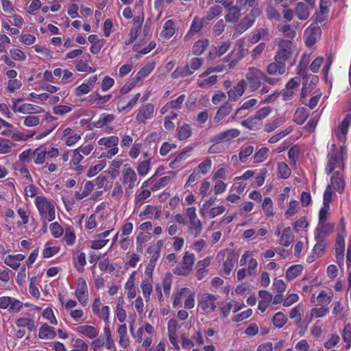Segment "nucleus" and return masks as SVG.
<instances>
[{"label": "nucleus", "instance_id": "c03bdc74", "mask_svg": "<svg viewBox=\"0 0 351 351\" xmlns=\"http://www.w3.org/2000/svg\"><path fill=\"white\" fill-rule=\"evenodd\" d=\"M191 135V129L189 125L184 124L178 130V138L180 141L187 139Z\"/></svg>", "mask_w": 351, "mask_h": 351}, {"label": "nucleus", "instance_id": "6ab92c4d", "mask_svg": "<svg viewBox=\"0 0 351 351\" xmlns=\"http://www.w3.org/2000/svg\"><path fill=\"white\" fill-rule=\"evenodd\" d=\"M330 185H331V187L332 186L335 191L339 193L343 192L345 187V182L342 177H341L339 171H335L331 176Z\"/></svg>", "mask_w": 351, "mask_h": 351}, {"label": "nucleus", "instance_id": "7ed1b4c3", "mask_svg": "<svg viewBox=\"0 0 351 351\" xmlns=\"http://www.w3.org/2000/svg\"><path fill=\"white\" fill-rule=\"evenodd\" d=\"M246 83L252 92L256 90L261 87L263 81L264 72L255 67L248 69L246 75Z\"/></svg>", "mask_w": 351, "mask_h": 351}, {"label": "nucleus", "instance_id": "49530a36", "mask_svg": "<svg viewBox=\"0 0 351 351\" xmlns=\"http://www.w3.org/2000/svg\"><path fill=\"white\" fill-rule=\"evenodd\" d=\"M254 152L253 146H247L245 148L241 149L239 153V158L241 162L245 163L247 161V158Z\"/></svg>", "mask_w": 351, "mask_h": 351}, {"label": "nucleus", "instance_id": "680f3d73", "mask_svg": "<svg viewBox=\"0 0 351 351\" xmlns=\"http://www.w3.org/2000/svg\"><path fill=\"white\" fill-rule=\"evenodd\" d=\"M203 64V59L199 58H193L189 64H187L188 67L191 71H193V73L199 69Z\"/></svg>", "mask_w": 351, "mask_h": 351}, {"label": "nucleus", "instance_id": "37998d69", "mask_svg": "<svg viewBox=\"0 0 351 351\" xmlns=\"http://www.w3.org/2000/svg\"><path fill=\"white\" fill-rule=\"evenodd\" d=\"M272 321L276 327L282 328L286 324L287 319L282 312H278L274 315Z\"/></svg>", "mask_w": 351, "mask_h": 351}, {"label": "nucleus", "instance_id": "e433bc0d", "mask_svg": "<svg viewBox=\"0 0 351 351\" xmlns=\"http://www.w3.org/2000/svg\"><path fill=\"white\" fill-rule=\"evenodd\" d=\"M254 22L253 17L247 15L246 16L238 25L237 30L239 33H243Z\"/></svg>", "mask_w": 351, "mask_h": 351}, {"label": "nucleus", "instance_id": "052dcab7", "mask_svg": "<svg viewBox=\"0 0 351 351\" xmlns=\"http://www.w3.org/2000/svg\"><path fill=\"white\" fill-rule=\"evenodd\" d=\"M203 27L202 20L198 19L197 17H195L189 31V34H194L199 32Z\"/></svg>", "mask_w": 351, "mask_h": 351}, {"label": "nucleus", "instance_id": "c756f323", "mask_svg": "<svg viewBox=\"0 0 351 351\" xmlns=\"http://www.w3.org/2000/svg\"><path fill=\"white\" fill-rule=\"evenodd\" d=\"M237 260V256L234 253H230L228 254L227 258L223 263V270L226 274H227V275L230 274Z\"/></svg>", "mask_w": 351, "mask_h": 351}, {"label": "nucleus", "instance_id": "393cba45", "mask_svg": "<svg viewBox=\"0 0 351 351\" xmlns=\"http://www.w3.org/2000/svg\"><path fill=\"white\" fill-rule=\"evenodd\" d=\"M15 324L19 328L26 327L30 332L35 329L34 320L31 318L19 317L16 319Z\"/></svg>", "mask_w": 351, "mask_h": 351}, {"label": "nucleus", "instance_id": "dca6fc26", "mask_svg": "<svg viewBox=\"0 0 351 351\" xmlns=\"http://www.w3.org/2000/svg\"><path fill=\"white\" fill-rule=\"evenodd\" d=\"M233 107L231 103L226 101L217 110L215 117L214 122L219 123L226 117L229 115L232 111Z\"/></svg>", "mask_w": 351, "mask_h": 351}, {"label": "nucleus", "instance_id": "864d4df0", "mask_svg": "<svg viewBox=\"0 0 351 351\" xmlns=\"http://www.w3.org/2000/svg\"><path fill=\"white\" fill-rule=\"evenodd\" d=\"M284 123V119L282 117L277 118L271 123H267L265 125V130L267 132H271L276 130L277 128L282 125Z\"/></svg>", "mask_w": 351, "mask_h": 351}, {"label": "nucleus", "instance_id": "2eb2a0df", "mask_svg": "<svg viewBox=\"0 0 351 351\" xmlns=\"http://www.w3.org/2000/svg\"><path fill=\"white\" fill-rule=\"evenodd\" d=\"M285 64L274 58V62L270 63L267 72L270 75H283L285 73Z\"/></svg>", "mask_w": 351, "mask_h": 351}, {"label": "nucleus", "instance_id": "c9c22d12", "mask_svg": "<svg viewBox=\"0 0 351 351\" xmlns=\"http://www.w3.org/2000/svg\"><path fill=\"white\" fill-rule=\"evenodd\" d=\"M291 171L289 166L284 162L278 163V176L282 179L288 178L291 175Z\"/></svg>", "mask_w": 351, "mask_h": 351}, {"label": "nucleus", "instance_id": "f3484780", "mask_svg": "<svg viewBox=\"0 0 351 351\" xmlns=\"http://www.w3.org/2000/svg\"><path fill=\"white\" fill-rule=\"evenodd\" d=\"M154 109V106L150 104L142 106L138 110L136 119L138 121L144 122L145 119H150L153 115Z\"/></svg>", "mask_w": 351, "mask_h": 351}, {"label": "nucleus", "instance_id": "7c9ffc66", "mask_svg": "<svg viewBox=\"0 0 351 351\" xmlns=\"http://www.w3.org/2000/svg\"><path fill=\"white\" fill-rule=\"evenodd\" d=\"M152 278H145L142 284H141V289L143 292V295L144 298L148 300L149 299L151 293L152 291Z\"/></svg>", "mask_w": 351, "mask_h": 351}, {"label": "nucleus", "instance_id": "338daca9", "mask_svg": "<svg viewBox=\"0 0 351 351\" xmlns=\"http://www.w3.org/2000/svg\"><path fill=\"white\" fill-rule=\"evenodd\" d=\"M211 164V160L209 158H206L198 165L195 170L197 171L198 173L202 172L203 174H206L208 169L210 168Z\"/></svg>", "mask_w": 351, "mask_h": 351}, {"label": "nucleus", "instance_id": "9d476101", "mask_svg": "<svg viewBox=\"0 0 351 351\" xmlns=\"http://www.w3.org/2000/svg\"><path fill=\"white\" fill-rule=\"evenodd\" d=\"M75 295L82 306H85L87 304L88 288L85 280L82 278L78 279Z\"/></svg>", "mask_w": 351, "mask_h": 351}, {"label": "nucleus", "instance_id": "603ef678", "mask_svg": "<svg viewBox=\"0 0 351 351\" xmlns=\"http://www.w3.org/2000/svg\"><path fill=\"white\" fill-rule=\"evenodd\" d=\"M56 211L54 206L49 207V210L46 211L43 215H41L42 220L45 225H47V222L52 221L55 219Z\"/></svg>", "mask_w": 351, "mask_h": 351}, {"label": "nucleus", "instance_id": "aec40b11", "mask_svg": "<svg viewBox=\"0 0 351 351\" xmlns=\"http://www.w3.org/2000/svg\"><path fill=\"white\" fill-rule=\"evenodd\" d=\"M35 204L39 211L40 216L47 211L53 204L49 201L45 197L38 196L35 199Z\"/></svg>", "mask_w": 351, "mask_h": 351}, {"label": "nucleus", "instance_id": "9b49d317", "mask_svg": "<svg viewBox=\"0 0 351 351\" xmlns=\"http://www.w3.org/2000/svg\"><path fill=\"white\" fill-rule=\"evenodd\" d=\"M239 134L240 132L237 129H229L213 136L210 138V142H228L239 136Z\"/></svg>", "mask_w": 351, "mask_h": 351}, {"label": "nucleus", "instance_id": "b1692460", "mask_svg": "<svg viewBox=\"0 0 351 351\" xmlns=\"http://www.w3.org/2000/svg\"><path fill=\"white\" fill-rule=\"evenodd\" d=\"M47 155V149L45 147L40 146L32 152L34 161L36 164H43L45 162Z\"/></svg>", "mask_w": 351, "mask_h": 351}, {"label": "nucleus", "instance_id": "4468645a", "mask_svg": "<svg viewBox=\"0 0 351 351\" xmlns=\"http://www.w3.org/2000/svg\"><path fill=\"white\" fill-rule=\"evenodd\" d=\"M351 124V113L347 114L345 119L342 121V122L338 125L337 131V138L341 141H344L346 140V136L348 133V128Z\"/></svg>", "mask_w": 351, "mask_h": 351}, {"label": "nucleus", "instance_id": "a19ab883", "mask_svg": "<svg viewBox=\"0 0 351 351\" xmlns=\"http://www.w3.org/2000/svg\"><path fill=\"white\" fill-rule=\"evenodd\" d=\"M248 52L247 49H245L240 45V47L237 52L234 54V58L229 63L228 66L230 69H232L237 64V63L242 59Z\"/></svg>", "mask_w": 351, "mask_h": 351}, {"label": "nucleus", "instance_id": "c85d7f7f", "mask_svg": "<svg viewBox=\"0 0 351 351\" xmlns=\"http://www.w3.org/2000/svg\"><path fill=\"white\" fill-rule=\"evenodd\" d=\"M175 23L172 20H168L165 22L163 26V29L161 32V36L165 38L169 39L175 34Z\"/></svg>", "mask_w": 351, "mask_h": 351}, {"label": "nucleus", "instance_id": "ddd939ff", "mask_svg": "<svg viewBox=\"0 0 351 351\" xmlns=\"http://www.w3.org/2000/svg\"><path fill=\"white\" fill-rule=\"evenodd\" d=\"M335 227L334 223H318L315 232V239H324L327 235L333 232Z\"/></svg>", "mask_w": 351, "mask_h": 351}, {"label": "nucleus", "instance_id": "a18cd8bd", "mask_svg": "<svg viewBox=\"0 0 351 351\" xmlns=\"http://www.w3.org/2000/svg\"><path fill=\"white\" fill-rule=\"evenodd\" d=\"M258 101L257 99H250L246 101H245L240 108H239L237 109V110L236 111V112L234 114V115L232 116V119H234L235 117L237 115V114H240L241 113V112L243 110H247V109H250L252 107H254L256 104H257Z\"/></svg>", "mask_w": 351, "mask_h": 351}, {"label": "nucleus", "instance_id": "58836bf2", "mask_svg": "<svg viewBox=\"0 0 351 351\" xmlns=\"http://www.w3.org/2000/svg\"><path fill=\"white\" fill-rule=\"evenodd\" d=\"M303 269V267L301 265H295L290 267L287 272L286 276L289 280H293L300 275Z\"/></svg>", "mask_w": 351, "mask_h": 351}, {"label": "nucleus", "instance_id": "20e7f679", "mask_svg": "<svg viewBox=\"0 0 351 351\" xmlns=\"http://www.w3.org/2000/svg\"><path fill=\"white\" fill-rule=\"evenodd\" d=\"M91 347L95 351L100 350L101 347H105L108 350L114 348V343L108 326L104 327L103 335L91 342Z\"/></svg>", "mask_w": 351, "mask_h": 351}, {"label": "nucleus", "instance_id": "f8f14e48", "mask_svg": "<svg viewBox=\"0 0 351 351\" xmlns=\"http://www.w3.org/2000/svg\"><path fill=\"white\" fill-rule=\"evenodd\" d=\"M246 86L247 83L244 80H240L233 88L230 89L228 92L229 99L236 101L244 93Z\"/></svg>", "mask_w": 351, "mask_h": 351}, {"label": "nucleus", "instance_id": "13d9d810", "mask_svg": "<svg viewBox=\"0 0 351 351\" xmlns=\"http://www.w3.org/2000/svg\"><path fill=\"white\" fill-rule=\"evenodd\" d=\"M222 12V7L219 5L213 6L208 11L206 19L208 21L212 20Z\"/></svg>", "mask_w": 351, "mask_h": 351}, {"label": "nucleus", "instance_id": "0eeeda50", "mask_svg": "<svg viewBox=\"0 0 351 351\" xmlns=\"http://www.w3.org/2000/svg\"><path fill=\"white\" fill-rule=\"evenodd\" d=\"M23 306V302L19 300L8 297L3 296L0 298V308L8 309L10 314H16L21 311Z\"/></svg>", "mask_w": 351, "mask_h": 351}, {"label": "nucleus", "instance_id": "5fc2aeb1", "mask_svg": "<svg viewBox=\"0 0 351 351\" xmlns=\"http://www.w3.org/2000/svg\"><path fill=\"white\" fill-rule=\"evenodd\" d=\"M150 169V160H143L137 167V171L140 176H145Z\"/></svg>", "mask_w": 351, "mask_h": 351}, {"label": "nucleus", "instance_id": "3c124183", "mask_svg": "<svg viewBox=\"0 0 351 351\" xmlns=\"http://www.w3.org/2000/svg\"><path fill=\"white\" fill-rule=\"evenodd\" d=\"M271 111V108L269 106H265L258 110L254 115V119L258 122L267 117Z\"/></svg>", "mask_w": 351, "mask_h": 351}, {"label": "nucleus", "instance_id": "39448f33", "mask_svg": "<svg viewBox=\"0 0 351 351\" xmlns=\"http://www.w3.org/2000/svg\"><path fill=\"white\" fill-rule=\"evenodd\" d=\"M293 52V43L288 40H282L279 42L274 58L286 64V61L291 58Z\"/></svg>", "mask_w": 351, "mask_h": 351}, {"label": "nucleus", "instance_id": "09e8293b", "mask_svg": "<svg viewBox=\"0 0 351 351\" xmlns=\"http://www.w3.org/2000/svg\"><path fill=\"white\" fill-rule=\"evenodd\" d=\"M330 216V206H322L319 212V221L318 223L321 224L327 223L326 221Z\"/></svg>", "mask_w": 351, "mask_h": 351}, {"label": "nucleus", "instance_id": "5701e85b", "mask_svg": "<svg viewBox=\"0 0 351 351\" xmlns=\"http://www.w3.org/2000/svg\"><path fill=\"white\" fill-rule=\"evenodd\" d=\"M38 336L41 339H53L56 337L54 329L47 324L41 326Z\"/></svg>", "mask_w": 351, "mask_h": 351}, {"label": "nucleus", "instance_id": "79ce46f5", "mask_svg": "<svg viewBox=\"0 0 351 351\" xmlns=\"http://www.w3.org/2000/svg\"><path fill=\"white\" fill-rule=\"evenodd\" d=\"M177 322L176 320L171 319L168 323V330H169V337L170 342L173 345L176 349L179 350V346L177 342L176 337V331L175 330L171 328V324H173L175 326Z\"/></svg>", "mask_w": 351, "mask_h": 351}, {"label": "nucleus", "instance_id": "cd10ccee", "mask_svg": "<svg viewBox=\"0 0 351 351\" xmlns=\"http://www.w3.org/2000/svg\"><path fill=\"white\" fill-rule=\"evenodd\" d=\"M241 10L238 8L237 5L231 6L229 8L227 14L225 18L228 22L236 23L238 21L241 16Z\"/></svg>", "mask_w": 351, "mask_h": 351}, {"label": "nucleus", "instance_id": "423d86ee", "mask_svg": "<svg viewBox=\"0 0 351 351\" xmlns=\"http://www.w3.org/2000/svg\"><path fill=\"white\" fill-rule=\"evenodd\" d=\"M119 142V138L117 136H112L109 137H105L100 138L98 141V144L100 145H104L108 148H110L107 153H102L101 154V158L107 157L111 158L113 156L116 155L119 152V148L117 147Z\"/></svg>", "mask_w": 351, "mask_h": 351}, {"label": "nucleus", "instance_id": "bf43d9fd", "mask_svg": "<svg viewBox=\"0 0 351 351\" xmlns=\"http://www.w3.org/2000/svg\"><path fill=\"white\" fill-rule=\"evenodd\" d=\"M279 31L282 32L285 36L289 38H295L296 34L295 32L291 28L289 24H285L278 27Z\"/></svg>", "mask_w": 351, "mask_h": 351}, {"label": "nucleus", "instance_id": "f704fd0d", "mask_svg": "<svg viewBox=\"0 0 351 351\" xmlns=\"http://www.w3.org/2000/svg\"><path fill=\"white\" fill-rule=\"evenodd\" d=\"M193 74V71H191L187 64L183 67H178L172 73L173 78L187 77Z\"/></svg>", "mask_w": 351, "mask_h": 351}, {"label": "nucleus", "instance_id": "1a4fd4ad", "mask_svg": "<svg viewBox=\"0 0 351 351\" xmlns=\"http://www.w3.org/2000/svg\"><path fill=\"white\" fill-rule=\"evenodd\" d=\"M321 29L317 25H311L304 32L305 43L308 47H312L321 36Z\"/></svg>", "mask_w": 351, "mask_h": 351}, {"label": "nucleus", "instance_id": "774afa93", "mask_svg": "<svg viewBox=\"0 0 351 351\" xmlns=\"http://www.w3.org/2000/svg\"><path fill=\"white\" fill-rule=\"evenodd\" d=\"M269 152V149L267 147L261 148L257 152L255 153L254 156V162L258 163L263 161L265 155Z\"/></svg>", "mask_w": 351, "mask_h": 351}, {"label": "nucleus", "instance_id": "f257e3e1", "mask_svg": "<svg viewBox=\"0 0 351 351\" xmlns=\"http://www.w3.org/2000/svg\"><path fill=\"white\" fill-rule=\"evenodd\" d=\"M332 149L328 154V162L326 171L328 175L330 174L335 169H343L344 161L346 159L347 149L341 146L339 149H336L335 144L332 145Z\"/></svg>", "mask_w": 351, "mask_h": 351}, {"label": "nucleus", "instance_id": "e2e57ef3", "mask_svg": "<svg viewBox=\"0 0 351 351\" xmlns=\"http://www.w3.org/2000/svg\"><path fill=\"white\" fill-rule=\"evenodd\" d=\"M263 208L267 216H272L274 215L273 203L269 197H266L264 199L263 202Z\"/></svg>", "mask_w": 351, "mask_h": 351}, {"label": "nucleus", "instance_id": "4c0bfd02", "mask_svg": "<svg viewBox=\"0 0 351 351\" xmlns=\"http://www.w3.org/2000/svg\"><path fill=\"white\" fill-rule=\"evenodd\" d=\"M268 36H269L268 29H263V28L258 29L254 32L253 35L251 38V42H252V43L254 44V43H258L261 38H268Z\"/></svg>", "mask_w": 351, "mask_h": 351}, {"label": "nucleus", "instance_id": "412c9836", "mask_svg": "<svg viewBox=\"0 0 351 351\" xmlns=\"http://www.w3.org/2000/svg\"><path fill=\"white\" fill-rule=\"evenodd\" d=\"M295 13L300 20H306L310 16L308 7L303 2H298L296 4Z\"/></svg>", "mask_w": 351, "mask_h": 351}, {"label": "nucleus", "instance_id": "2f4dec72", "mask_svg": "<svg viewBox=\"0 0 351 351\" xmlns=\"http://www.w3.org/2000/svg\"><path fill=\"white\" fill-rule=\"evenodd\" d=\"M208 45V40L207 39L199 40L193 46L192 53L195 56H200L204 52Z\"/></svg>", "mask_w": 351, "mask_h": 351}, {"label": "nucleus", "instance_id": "69168bd1", "mask_svg": "<svg viewBox=\"0 0 351 351\" xmlns=\"http://www.w3.org/2000/svg\"><path fill=\"white\" fill-rule=\"evenodd\" d=\"M40 119L36 116H28L24 118L23 124L27 127L36 126L39 124Z\"/></svg>", "mask_w": 351, "mask_h": 351}, {"label": "nucleus", "instance_id": "de8ad7c7", "mask_svg": "<svg viewBox=\"0 0 351 351\" xmlns=\"http://www.w3.org/2000/svg\"><path fill=\"white\" fill-rule=\"evenodd\" d=\"M217 81V75H211L207 78L199 80L197 85L200 88H208L215 84Z\"/></svg>", "mask_w": 351, "mask_h": 351}, {"label": "nucleus", "instance_id": "0e129e2a", "mask_svg": "<svg viewBox=\"0 0 351 351\" xmlns=\"http://www.w3.org/2000/svg\"><path fill=\"white\" fill-rule=\"evenodd\" d=\"M317 243L313 247L314 254L319 256L323 254L326 248V243H324V239H315Z\"/></svg>", "mask_w": 351, "mask_h": 351}, {"label": "nucleus", "instance_id": "a211bd4d", "mask_svg": "<svg viewBox=\"0 0 351 351\" xmlns=\"http://www.w3.org/2000/svg\"><path fill=\"white\" fill-rule=\"evenodd\" d=\"M195 262V256L193 254H189L188 252L185 253L182 260V268L178 272V275H186V271L190 270Z\"/></svg>", "mask_w": 351, "mask_h": 351}, {"label": "nucleus", "instance_id": "473e14b6", "mask_svg": "<svg viewBox=\"0 0 351 351\" xmlns=\"http://www.w3.org/2000/svg\"><path fill=\"white\" fill-rule=\"evenodd\" d=\"M308 117V113L304 108H298L293 116V121L298 125H302L304 123Z\"/></svg>", "mask_w": 351, "mask_h": 351}, {"label": "nucleus", "instance_id": "bb28decb", "mask_svg": "<svg viewBox=\"0 0 351 351\" xmlns=\"http://www.w3.org/2000/svg\"><path fill=\"white\" fill-rule=\"evenodd\" d=\"M294 236L290 227L286 228L280 237V244L289 246L293 241Z\"/></svg>", "mask_w": 351, "mask_h": 351}, {"label": "nucleus", "instance_id": "72a5a7b5", "mask_svg": "<svg viewBox=\"0 0 351 351\" xmlns=\"http://www.w3.org/2000/svg\"><path fill=\"white\" fill-rule=\"evenodd\" d=\"M21 110L23 114H38L45 112L43 108L30 104H23V108Z\"/></svg>", "mask_w": 351, "mask_h": 351}, {"label": "nucleus", "instance_id": "ea45409f", "mask_svg": "<svg viewBox=\"0 0 351 351\" xmlns=\"http://www.w3.org/2000/svg\"><path fill=\"white\" fill-rule=\"evenodd\" d=\"M265 12L267 17L269 20L275 19L276 21H280L281 19L280 13L275 9L270 2L267 3Z\"/></svg>", "mask_w": 351, "mask_h": 351}, {"label": "nucleus", "instance_id": "6e6d98bb", "mask_svg": "<svg viewBox=\"0 0 351 351\" xmlns=\"http://www.w3.org/2000/svg\"><path fill=\"white\" fill-rule=\"evenodd\" d=\"M332 296L333 294L332 293L328 295L324 291H322L317 299L321 305H327L331 302Z\"/></svg>", "mask_w": 351, "mask_h": 351}, {"label": "nucleus", "instance_id": "f03ea898", "mask_svg": "<svg viewBox=\"0 0 351 351\" xmlns=\"http://www.w3.org/2000/svg\"><path fill=\"white\" fill-rule=\"evenodd\" d=\"M122 184L125 186V193L129 194L130 190L133 189L136 186L138 178L135 171L128 165L125 164L121 171Z\"/></svg>", "mask_w": 351, "mask_h": 351}, {"label": "nucleus", "instance_id": "6e6552de", "mask_svg": "<svg viewBox=\"0 0 351 351\" xmlns=\"http://www.w3.org/2000/svg\"><path fill=\"white\" fill-rule=\"evenodd\" d=\"M217 298L213 294L204 293L201 295L198 303L200 308L207 313L213 312L216 308L215 302Z\"/></svg>", "mask_w": 351, "mask_h": 351}, {"label": "nucleus", "instance_id": "4be33fe9", "mask_svg": "<svg viewBox=\"0 0 351 351\" xmlns=\"http://www.w3.org/2000/svg\"><path fill=\"white\" fill-rule=\"evenodd\" d=\"M203 229L201 221L197 218L189 221V232L194 237H198Z\"/></svg>", "mask_w": 351, "mask_h": 351}, {"label": "nucleus", "instance_id": "8fccbe9b", "mask_svg": "<svg viewBox=\"0 0 351 351\" xmlns=\"http://www.w3.org/2000/svg\"><path fill=\"white\" fill-rule=\"evenodd\" d=\"M329 312V309L328 308H325L324 306L320 308H312L311 311V317L309 319V322L312 320L313 317H322L328 314Z\"/></svg>", "mask_w": 351, "mask_h": 351}, {"label": "nucleus", "instance_id": "a878e982", "mask_svg": "<svg viewBox=\"0 0 351 351\" xmlns=\"http://www.w3.org/2000/svg\"><path fill=\"white\" fill-rule=\"evenodd\" d=\"M77 331L90 339H94L98 335V332L94 326L85 325L77 328Z\"/></svg>", "mask_w": 351, "mask_h": 351}, {"label": "nucleus", "instance_id": "4d7b16f0", "mask_svg": "<svg viewBox=\"0 0 351 351\" xmlns=\"http://www.w3.org/2000/svg\"><path fill=\"white\" fill-rule=\"evenodd\" d=\"M171 180L170 176H165L159 179L157 182H156L153 186L151 187L152 191H157L161 188L165 187Z\"/></svg>", "mask_w": 351, "mask_h": 351}]
</instances>
